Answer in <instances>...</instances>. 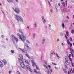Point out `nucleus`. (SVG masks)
Masks as SVG:
<instances>
[{
    "label": "nucleus",
    "instance_id": "nucleus-55",
    "mask_svg": "<svg viewBox=\"0 0 74 74\" xmlns=\"http://www.w3.org/2000/svg\"><path fill=\"white\" fill-rule=\"evenodd\" d=\"M55 69H56L57 70H58V67H56V66H55Z\"/></svg>",
    "mask_w": 74,
    "mask_h": 74
},
{
    "label": "nucleus",
    "instance_id": "nucleus-39",
    "mask_svg": "<svg viewBox=\"0 0 74 74\" xmlns=\"http://www.w3.org/2000/svg\"><path fill=\"white\" fill-rule=\"evenodd\" d=\"M67 43H68V44H69V39H67Z\"/></svg>",
    "mask_w": 74,
    "mask_h": 74
},
{
    "label": "nucleus",
    "instance_id": "nucleus-24",
    "mask_svg": "<svg viewBox=\"0 0 74 74\" xmlns=\"http://www.w3.org/2000/svg\"><path fill=\"white\" fill-rule=\"evenodd\" d=\"M63 70L64 71V72L65 73H67V71L66 69H63Z\"/></svg>",
    "mask_w": 74,
    "mask_h": 74
},
{
    "label": "nucleus",
    "instance_id": "nucleus-49",
    "mask_svg": "<svg viewBox=\"0 0 74 74\" xmlns=\"http://www.w3.org/2000/svg\"><path fill=\"white\" fill-rule=\"evenodd\" d=\"M70 41H73V40H72V38L71 37H70Z\"/></svg>",
    "mask_w": 74,
    "mask_h": 74
},
{
    "label": "nucleus",
    "instance_id": "nucleus-25",
    "mask_svg": "<svg viewBox=\"0 0 74 74\" xmlns=\"http://www.w3.org/2000/svg\"><path fill=\"white\" fill-rule=\"evenodd\" d=\"M35 66H36V69L37 70H39V68H38V67H37V65H35Z\"/></svg>",
    "mask_w": 74,
    "mask_h": 74
},
{
    "label": "nucleus",
    "instance_id": "nucleus-31",
    "mask_svg": "<svg viewBox=\"0 0 74 74\" xmlns=\"http://www.w3.org/2000/svg\"><path fill=\"white\" fill-rule=\"evenodd\" d=\"M65 66L66 69L67 70V69H68V67H67V65H65Z\"/></svg>",
    "mask_w": 74,
    "mask_h": 74
},
{
    "label": "nucleus",
    "instance_id": "nucleus-41",
    "mask_svg": "<svg viewBox=\"0 0 74 74\" xmlns=\"http://www.w3.org/2000/svg\"><path fill=\"white\" fill-rule=\"evenodd\" d=\"M60 36H61V37H62V36H63V33L62 32H61L60 33Z\"/></svg>",
    "mask_w": 74,
    "mask_h": 74
},
{
    "label": "nucleus",
    "instance_id": "nucleus-62",
    "mask_svg": "<svg viewBox=\"0 0 74 74\" xmlns=\"http://www.w3.org/2000/svg\"><path fill=\"white\" fill-rule=\"evenodd\" d=\"M47 26H46L45 27V29H47Z\"/></svg>",
    "mask_w": 74,
    "mask_h": 74
},
{
    "label": "nucleus",
    "instance_id": "nucleus-8",
    "mask_svg": "<svg viewBox=\"0 0 74 74\" xmlns=\"http://www.w3.org/2000/svg\"><path fill=\"white\" fill-rule=\"evenodd\" d=\"M19 56L21 58H20V59H21V60H23V55L22 54H20L19 55Z\"/></svg>",
    "mask_w": 74,
    "mask_h": 74
},
{
    "label": "nucleus",
    "instance_id": "nucleus-33",
    "mask_svg": "<svg viewBox=\"0 0 74 74\" xmlns=\"http://www.w3.org/2000/svg\"><path fill=\"white\" fill-rule=\"evenodd\" d=\"M33 35H33V38L34 39L35 38V37H36V34H34Z\"/></svg>",
    "mask_w": 74,
    "mask_h": 74
},
{
    "label": "nucleus",
    "instance_id": "nucleus-30",
    "mask_svg": "<svg viewBox=\"0 0 74 74\" xmlns=\"http://www.w3.org/2000/svg\"><path fill=\"white\" fill-rule=\"evenodd\" d=\"M34 27H35V28H37V24L36 23L34 24Z\"/></svg>",
    "mask_w": 74,
    "mask_h": 74
},
{
    "label": "nucleus",
    "instance_id": "nucleus-12",
    "mask_svg": "<svg viewBox=\"0 0 74 74\" xmlns=\"http://www.w3.org/2000/svg\"><path fill=\"white\" fill-rule=\"evenodd\" d=\"M69 49L70 50L71 52H73V53H74V51L73 49L71 48V47H69Z\"/></svg>",
    "mask_w": 74,
    "mask_h": 74
},
{
    "label": "nucleus",
    "instance_id": "nucleus-35",
    "mask_svg": "<svg viewBox=\"0 0 74 74\" xmlns=\"http://www.w3.org/2000/svg\"><path fill=\"white\" fill-rule=\"evenodd\" d=\"M11 52L12 53H14V50H12L11 51Z\"/></svg>",
    "mask_w": 74,
    "mask_h": 74
},
{
    "label": "nucleus",
    "instance_id": "nucleus-34",
    "mask_svg": "<svg viewBox=\"0 0 74 74\" xmlns=\"http://www.w3.org/2000/svg\"><path fill=\"white\" fill-rule=\"evenodd\" d=\"M70 53H71V54L72 55V58H73V57H74V54H73V53H72L71 52H70Z\"/></svg>",
    "mask_w": 74,
    "mask_h": 74
},
{
    "label": "nucleus",
    "instance_id": "nucleus-23",
    "mask_svg": "<svg viewBox=\"0 0 74 74\" xmlns=\"http://www.w3.org/2000/svg\"><path fill=\"white\" fill-rule=\"evenodd\" d=\"M25 55H26V56L28 58H30V56H29V54H28L27 53L25 54Z\"/></svg>",
    "mask_w": 74,
    "mask_h": 74
},
{
    "label": "nucleus",
    "instance_id": "nucleus-14",
    "mask_svg": "<svg viewBox=\"0 0 74 74\" xmlns=\"http://www.w3.org/2000/svg\"><path fill=\"white\" fill-rule=\"evenodd\" d=\"M45 39H42V41L41 42L42 44H44L45 43Z\"/></svg>",
    "mask_w": 74,
    "mask_h": 74
},
{
    "label": "nucleus",
    "instance_id": "nucleus-44",
    "mask_svg": "<svg viewBox=\"0 0 74 74\" xmlns=\"http://www.w3.org/2000/svg\"><path fill=\"white\" fill-rule=\"evenodd\" d=\"M65 62H66V64H67V65H69V62H66V61Z\"/></svg>",
    "mask_w": 74,
    "mask_h": 74
},
{
    "label": "nucleus",
    "instance_id": "nucleus-61",
    "mask_svg": "<svg viewBox=\"0 0 74 74\" xmlns=\"http://www.w3.org/2000/svg\"><path fill=\"white\" fill-rule=\"evenodd\" d=\"M71 70L72 71V73H74V72H73V69H71Z\"/></svg>",
    "mask_w": 74,
    "mask_h": 74
},
{
    "label": "nucleus",
    "instance_id": "nucleus-9",
    "mask_svg": "<svg viewBox=\"0 0 74 74\" xmlns=\"http://www.w3.org/2000/svg\"><path fill=\"white\" fill-rule=\"evenodd\" d=\"M2 62H3V63H4V65H6V64H7V61H6V60L4 59L2 60Z\"/></svg>",
    "mask_w": 74,
    "mask_h": 74
},
{
    "label": "nucleus",
    "instance_id": "nucleus-11",
    "mask_svg": "<svg viewBox=\"0 0 74 74\" xmlns=\"http://www.w3.org/2000/svg\"><path fill=\"white\" fill-rule=\"evenodd\" d=\"M42 19L43 21V23H45V22H46V20L45 19H44V16H42Z\"/></svg>",
    "mask_w": 74,
    "mask_h": 74
},
{
    "label": "nucleus",
    "instance_id": "nucleus-3",
    "mask_svg": "<svg viewBox=\"0 0 74 74\" xmlns=\"http://www.w3.org/2000/svg\"><path fill=\"white\" fill-rule=\"evenodd\" d=\"M17 35L19 37V38L23 41V40H24V41L26 40V37L23 36V35H22V37H21V35L19 33Z\"/></svg>",
    "mask_w": 74,
    "mask_h": 74
},
{
    "label": "nucleus",
    "instance_id": "nucleus-63",
    "mask_svg": "<svg viewBox=\"0 0 74 74\" xmlns=\"http://www.w3.org/2000/svg\"><path fill=\"white\" fill-rule=\"evenodd\" d=\"M38 73L39 74H41V72H40V71L38 72Z\"/></svg>",
    "mask_w": 74,
    "mask_h": 74
},
{
    "label": "nucleus",
    "instance_id": "nucleus-51",
    "mask_svg": "<svg viewBox=\"0 0 74 74\" xmlns=\"http://www.w3.org/2000/svg\"><path fill=\"white\" fill-rule=\"evenodd\" d=\"M70 60L71 61H72V59H71V58L70 57L69 58Z\"/></svg>",
    "mask_w": 74,
    "mask_h": 74
},
{
    "label": "nucleus",
    "instance_id": "nucleus-46",
    "mask_svg": "<svg viewBox=\"0 0 74 74\" xmlns=\"http://www.w3.org/2000/svg\"><path fill=\"white\" fill-rule=\"evenodd\" d=\"M65 38H66V39H68V37H67V36L65 34Z\"/></svg>",
    "mask_w": 74,
    "mask_h": 74
},
{
    "label": "nucleus",
    "instance_id": "nucleus-58",
    "mask_svg": "<svg viewBox=\"0 0 74 74\" xmlns=\"http://www.w3.org/2000/svg\"><path fill=\"white\" fill-rule=\"evenodd\" d=\"M1 37H2V38H4V35H1Z\"/></svg>",
    "mask_w": 74,
    "mask_h": 74
},
{
    "label": "nucleus",
    "instance_id": "nucleus-26",
    "mask_svg": "<svg viewBox=\"0 0 74 74\" xmlns=\"http://www.w3.org/2000/svg\"><path fill=\"white\" fill-rule=\"evenodd\" d=\"M29 59H32V60H33V59H34V58L33 56H31L30 57H29Z\"/></svg>",
    "mask_w": 74,
    "mask_h": 74
},
{
    "label": "nucleus",
    "instance_id": "nucleus-29",
    "mask_svg": "<svg viewBox=\"0 0 74 74\" xmlns=\"http://www.w3.org/2000/svg\"><path fill=\"white\" fill-rule=\"evenodd\" d=\"M56 55L57 57H58V59H60V57L59 56V55H58V53H56Z\"/></svg>",
    "mask_w": 74,
    "mask_h": 74
},
{
    "label": "nucleus",
    "instance_id": "nucleus-13",
    "mask_svg": "<svg viewBox=\"0 0 74 74\" xmlns=\"http://www.w3.org/2000/svg\"><path fill=\"white\" fill-rule=\"evenodd\" d=\"M3 64L2 62L0 61V66L1 67H3Z\"/></svg>",
    "mask_w": 74,
    "mask_h": 74
},
{
    "label": "nucleus",
    "instance_id": "nucleus-10",
    "mask_svg": "<svg viewBox=\"0 0 74 74\" xmlns=\"http://www.w3.org/2000/svg\"><path fill=\"white\" fill-rule=\"evenodd\" d=\"M26 45H27L26 46V47L27 48V49H29V50H30V51H31L32 49H31L30 47L29 46H28V45H27V44H26Z\"/></svg>",
    "mask_w": 74,
    "mask_h": 74
},
{
    "label": "nucleus",
    "instance_id": "nucleus-2",
    "mask_svg": "<svg viewBox=\"0 0 74 74\" xmlns=\"http://www.w3.org/2000/svg\"><path fill=\"white\" fill-rule=\"evenodd\" d=\"M18 60H19L20 63V64L23 69H26V66L25 64L23 62V60H21V59L20 58H18Z\"/></svg>",
    "mask_w": 74,
    "mask_h": 74
},
{
    "label": "nucleus",
    "instance_id": "nucleus-32",
    "mask_svg": "<svg viewBox=\"0 0 74 74\" xmlns=\"http://www.w3.org/2000/svg\"><path fill=\"white\" fill-rule=\"evenodd\" d=\"M36 46L37 47H39V45H38V43H36Z\"/></svg>",
    "mask_w": 74,
    "mask_h": 74
},
{
    "label": "nucleus",
    "instance_id": "nucleus-57",
    "mask_svg": "<svg viewBox=\"0 0 74 74\" xmlns=\"http://www.w3.org/2000/svg\"><path fill=\"white\" fill-rule=\"evenodd\" d=\"M11 72H12V71H9V74H11Z\"/></svg>",
    "mask_w": 74,
    "mask_h": 74
},
{
    "label": "nucleus",
    "instance_id": "nucleus-22",
    "mask_svg": "<svg viewBox=\"0 0 74 74\" xmlns=\"http://www.w3.org/2000/svg\"><path fill=\"white\" fill-rule=\"evenodd\" d=\"M68 44L69 45L70 47H72V46H73V45H72V43H70V42H69V43Z\"/></svg>",
    "mask_w": 74,
    "mask_h": 74
},
{
    "label": "nucleus",
    "instance_id": "nucleus-60",
    "mask_svg": "<svg viewBox=\"0 0 74 74\" xmlns=\"http://www.w3.org/2000/svg\"><path fill=\"white\" fill-rule=\"evenodd\" d=\"M71 64H72V65L74 64V63H73V62L71 61Z\"/></svg>",
    "mask_w": 74,
    "mask_h": 74
},
{
    "label": "nucleus",
    "instance_id": "nucleus-16",
    "mask_svg": "<svg viewBox=\"0 0 74 74\" xmlns=\"http://www.w3.org/2000/svg\"><path fill=\"white\" fill-rule=\"evenodd\" d=\"M19 49H20V50H21V51H22L24 53L25 52V50H24L23 49H21V48H19Z\"/></svg>",
    "mask_w": 74,
    "mask_h": 74
},
{
    "label": "nucleus",
    "instance_id": "nucleus-28",
    "mask_svg": "<svg viewBox=\"0 0 74 74\" xmlns=\"http://www.w3.org/2000/svg\"><path fill=\"white\" fill-rule=\"evenodd\" d=\"M71 32L72 34H74V30L72 29L71 30Z\"/></svg>",
    "mask_w": 74,
    "mask_h": 74
},
{
    "label": "nucleus",
    "instance_id": "nucleus-5",
    "mask_svg": "<svg viewBox=\"0 0 74 74\" xmlns=\"http://www.w3.org/2000/svg\"><path fill=\"white\" fill-rule=\"evenodd\" d=\"M26 68L29 71L30 73L31 74H33V72H32V69H31V68H30V66L27 65L25 66V68Z\"/></svg>",
    "mask_w": 74,
    "mask_h": 74
},
{
    "label": "nucleus",
    "instance_id": "nucleus-37",
    "mask_svg": "<svg viewBox=\"0 0 74 74\" xmlns=\"http://www.w3.org/2000/svg\"><path fill=\"white\" fill-rule=\"evenodd\" d=\"M43 66L45 67H46V68H47L48 69V66L47 65H43Z\"/></svg>",
    "mask_w": 74,
    "mask_h": 74
},
{
    "label": "nucleus",
    "instance_id": "nucleus-1",
    "mask_svg": "<svg viewBox=\"0 0 74 74\" xmlns=\"http://www.w3.org/2000/svg\"><path fill=\"white\" fill-rule=\"evenodd\" d=\"M14 18L16 19L18 21H21V22H23V18L21 17V16H18V15L14 14Z\"/></svg>",
    "mask_w": 74,
    "mask_h": 74
},
{
    "label": "nucleus",
    "instance_id": "nucleus-43",
    "mask_svg": "<svg viewBox=\"0 0 74 74\" xmlns=\"http://www.w3.org/2000/svg\"><path fill=\"white\" fill-rule=\"evenodd\" d=\"M49 70L50 71H51V72H53V71H52V69L50 68Z\"/></svg>",
    "mask_w": 74,
    "mask_h": 74
},
{
    "label": "nucleus",
    "instance_id": "nucleus-18",
    "mask_svg": "<svg viewBox=\"0 0 74 74\" xmlns=\"http://www.w3.org/2000/svg\"><path fill=\"white\" fill-rule=\"evenodd\" d=\"M25 63H27L29 65L30 64V63L29 62V61H28V60H25Z\"/></svg>",
    "mask_w": 74,
    "mask_h": 74
},
{
    "label": "nucleus",
    "instance_id": "nucleus-64",
    "mask_svg": "<svg viewBox=\"0 0 74 74\" xmlns=\"http://www.w3.org/2000/svg\"><path fill=\"white\" fill-rule=\"evenodd\" d=\"M66 18H68V19H69V17L68 16H66Z\"/></svg>",
    "mask_w": 74,
    "mask_h": 74
},
{
    "label": "nucleus",
    "instance_id": "nucleus-42",
    "mask_svg": "<svg viewBox=\"0 0 74 74\" xmlns=\"http://www.w3.org/2000/svg\"><path fill=\"white\" fill-rule=\"evenodd\" d=\"M34 72H35V73H36L37 74H38V72L37 71H36V69H34Z\"/></svg>",
    "mask_w": 74,
    "mask_h": 74
},
{
    "label": "nucleus",
    "instance_id": "nucleus-56",
    "mask_svg": "<svg viewBox=\"0 0 74 74\" xmlns=\"http://www.w3.org/2000/svg\"><path fill=\"white\" fill-rule=\"evenodd\" d=\"M71 10H70L69 9L68 10V12H70Z\"/></svg>",
    "mask_w": 74,
    "mask_h": 74
},
{
    "label": "nucleus",
    "instance_id": "nucleus-19",
    "mask_svg": "<svg viewBox=\"0 0 74 74\" xmlns=\"http://www.w3.org/2000/svg\"><path fill=\"white\" fill-rule=\"evenodd\" d=\"M8 2L9 3H13V1L12 0H7Z\"/></svg>",
    "mask_w": 74,
    "mask_h": 74
},
{
    "label": "nucleus",
    "instance_id": "nucleus-45",
    "mask_svg": "<svg viewBox=\"0 0 74 74\" xmlns=\"http://www.w3.org/2000/svg\"><path fill=\"white\" fill-rule=\"evenodd\" d=\"M48 2L49 3V5L50 6H51V3H50V2L49 1H48Z\"/></svg>",
    "mask_w": 74,
    "mask_h": 74
},
{
    "label": "nucleus",
    "instance_id": "nucleus-7",
    "mask_svg": "<svg viewBox=\"0 0 74 74\" xmlns=\"http://www.w3.org/2000/svg\"><path fill=\"white\" fill-rule=\"evenodd\" d=\"M31 62H32V66H33V67H34V65L35 66V65H36V64L34 62V61L33 60H31Z\"/></svg>",
    "mask_w": 74,
    "mask_h": 74
},
{
    "label": "nucleus",
    "instance_id": "nucleus-17",
    "mask_svg": "<svg viewBox=\"0 0 74 74\" xmlns=\"http://www.w3.org/2000/svg\"><path fill=\"white\" fill-rule=\"evenodd\" d=\"M19 32L21 33V34H24L23 33V31H22V30H21L20 29H19Z\"/></svg>",
    "mask_w": 74,
    "mask_h": 74
},
{
    "label": "nucleus",
    "instance_id": "nucleus-27",
    "mask_svg": "<svg viewBox=\"0 0 74 74\" xmlns=\"http://www.w3.org/2000/svg\"><path fill=\"white\" fill-rule=\"evenodd\" d=\"M62 5H63L64 7H65L66 6V3H65L64 2H63L62 3Z\"/></svg>",
    "mask_w": 74,
    "mask_h": 74
},
{
    "label": "nucleus",
    "instance_id": "nucleus-38",
    "mask_svg": "<svg viewBox=\"0 0 74 74\" xmlns=\"http://www.w3.org/2000/svg\"><path fill=\"white\" fill-rule=\"evenodd\" d=\"M72 56V54H70L69 55V58H70V57H71V56Z\"/></svg>",
    "mask_w": 74,
    "mask_h": 74
},
{
    "label": "nucleus",
    "instance_id": "nucleus-54",
    "mask_svg": "<svg viewBox=\"0 0 74 74\" xmlns=\"http://www.w3.org/2000/svg\"><path fill=\"white\" fill-rule=\"evenodd\" d=\"M53 55V52H52V53H51V56H52Z\"/></svg>",
    "mask_w": 74,
    "mask_h": 74
},
{
    "label": "nucleus",
    "instance_id": "nucleus-50",
    "mask_svg": "<svg viewBox=\"0 0 74 74\" xmlns=\"http://www.w3.org/2000/svg\"><path fill=\"white\" fill-rule=\"evenodd\" d=\"M48 67H49V68H50V69H51V66H50L49 65H48Z\"/></svg>",
    "mask_w": 74,
    "mask_h": 74
},
{
    "label": "nucleus",
    "instance_id": "nucleus-53",
    "mask_svg": "<svg viewBox=\"0 0 74 74\" xmlns=\"http://www.w3.org/2000/svg\"><path fill=\"white\" fill-rule=\"evenodd\" d=\"M65 22H66V23H69V21H68V20H65Z\"/></svg>",
    "mask_w": 74,
    "mask_h": 74
},
{
    "label": "nucleus",
    "instance_id": "nucleus-15",
    "mask_svg": "<svg viewBox=\"0 0 74 74\" xmlns=\"http://www.w3.org/2000/svg\"><path fill=\"white\" fill-rule=\"evenodd\" d=\"M66 59H67V56H65V59L66 61H65V62H69V60L68 59L66 60Z\"/></svg>",
    "mask_w": 74,
    "mask_h": 74
},
{
    "label": "nucleus",
    "instance_id": "nucleus-59",
    "mask_svg": "<svg viewBox=\"0 0 74 74\" xmlns=\"http://www.w3.org/2000/svg\"><path fill=\"white\" fill-rule=\"evenodd\" d=\"M2 47H3V48H6V47H5V46L4 45H2Z\"/></svg>",
    "mask_w": 74,
    "mask_h": 74
},
{
    "label": "nucleus",
    "instance_id": "nucleus-47",
    "mask_svg": "<svg viewBox=\"0 0 74 74\" xmlns=\"http://www.w3.org/2000/svg\"><path fill=\"white\" fill-rule=\"evenodd\" d=\"M52 64H54V65H57V64H55L53 62H52Z\"/></svg>",
    "mask_w": 74,
    "mask_h": 74
},
{
    "label": "nucleus",
    "instance_id": "nucleus-4",
    "mask_svg": "<svg viewBox=\"0 0 74 74\" xmlns=\"http://www.w3.org/2000/svg\"><path fill=\"white\" fill-rule=\"evenodd\" d=\"M12 37H13V38L12 39V41L14 44L15 43V41L14 40H16V42H18V39L16 38V37L14 35H12Z\"/></svg>",
    "mask_w": 74,
    "mask_h": 74
},
{
    "label": "nucleus",
    "instance_id": "nucleus-40",
    "mask_svg": "<svg viewBox=\"0 0 74 74\" xmlns=\"http://www.w3.org/2000/svg\"><path fill=\"white\" fill-rule=\"evenodd\" d=\"M62 26L63 28H64V24L63 23L62 24Z\"/></svg>",
    "mask_w": 74,
    "mask_h": 74
},
{
    "label": "nucleus",
    "instance_id": "nucleus-6",
    "mask_svg": "<svg viewBox=\"0 0 74 74\" xmlns=\"http://www.w3.org/2000/svg\"><path fill=\"white\" fill-rule=\"evenodd\" d=\"M14 11L16 13V14H19V12H20V10L19 9H18V8H15L14 9V8L13 9Z\"/></svg>",
    "mask_w": 74,
    "mask_h": 74
},
{
    "label": "nucleus",
    "instance_id": "nucleus-21",
    "mask_svg": "<svg viewBox=\"0 0 74 74\" xmlns=\"http://www.w3.org/2000/svg\"><path fill=\"white\" fill-rule=\"evenodd\" d=\"M66 34L68 37H69V36H70V35H69V32L66 31Z\"/></svg>",
    "mask_w": 74,
    "mask_h": 74
},
{
    "label": "nucleus",
    "instance_id": "nucleus-36",
    "mask_svg": "<svg viewBox=\"0 0 74 74\" xmlns=\"http://www.w3.org/2000/svg\"><path fill=\"white\" fill-rule=\"evenodd\" d=\"M26 41L27 42V43H28V44H30V42H29V40H26Z\"/></svg>",
    "mask_w": 74,
    "mask_h": 74
},
{
    "label": "nucleus",
    "instance_id": "nucleus-52",
    "mask_svg": "<svg viewBox=\"0 0 74 74\" xmlns=\"http://www.w3.org/2000/svg\"><path fill=\"white\" fill-rule=\"evenodd\" d=\"M53 11V10H52V9H51V10H50V12H52Z\"/></svg>",
    "mask_w": 74,
    "mask_h": 74
},
{
    "label": "nucleus",
    "instance_id": "nucleus-20",
    "mask_svg": "<svg viewBox=\"0 0 74 74\" xmlns=\"http://www.w3.org/2000/svg\"><path fill=\"white\" fill-rule=\"evenodd\" d=\"M47 71L48 73V74H51V72H50V71H49V69H47Z\"/></svg>",
    "mask_w": 74,
    "mask_h": 74
},
{
    "label": "nucleus",
    "instance_id": "nucleus-48",
    "mask_svg": "<svg viewBox=\"0 0 74 74\" xmlns=\"http://www.w3.org/2000/svg\"><path fill=\"white\" fill-rule=\"evenodd\" d=\"M17 74H20L21 73H20V72L19 71H18L17 72Z\"/></svg>",
    "mask_w": 74,
    "mask_h": 74
}]
</instances>
